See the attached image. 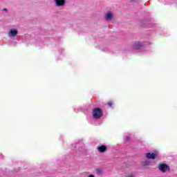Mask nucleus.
<instances>
[{"instance_id":"1","label":"nucleus","mask_w":177,"mask_h":177,"mask_svg":"<svg viewBox=\"0 0 177 177\" xmlns=\"http://www.w3.org/2000/svg\"><path fill=\"white\" fill-rule=\"evenodd\" d=\"M103 117V111L102 109L97 107L94 108L93 110V118L95 120H99Z\"/></svg>"},{"instance_id":"2","label":"nucleus","mask_w":177,"mask_h":177,"mask_svg":"<svg viewBox=\"0 0 177 177\" xmlns=\"http://www.w3.org/2000/svg\"><path fill=\"white\" fill-rule=\"evenodd\" d=\"M158 168L160 172H162L163 174H165L167 171H171V167L169 165L165 164V163H162L159 164L158 165Z\"/></svg>"},{"instance_id":"3","label":"nucleus","mask_w":177,"mask_h":177,"mask_svg":"<svg viewBox=\"0 0 177 177\" xmlns=\"http://www.w3.org/2000/svg\"><path fill=\"white\" fill-rule=\"evenodd\" d=\"M146 157L147 158H148L149 160L151 159V160H156V158H157V153H146Z\"/></svg>"},{"instance_id":"4","label":"nucleus","mask_w":177,"mask_h":177,"mask_svg":"<svg viewBox=\"0 0 177 177\" xmlns=\"http://www.w3.org/2000/svg\"><path fill=\"white\" fill-rule=\"evenodd\" d=\"M55 2V6L60 7L66 5V0H54Z\"/></svg>"},{"instance_id":"5","label":"nucleus","mask_w":177,"mask_h":177,"mask_svg":"<svg viewBox=\"0 0 177 177\" xmlns=\"http://www.w3.org/2000/svg\"><path fill=\"white\" fill-rule=\"evenodd\" d=\"M97 151H99V153H105V151H107V146L101 145L100 147H97Z\"/></svg>"},{"instance_id":"6","label":"nucleus","mask_w":177,"mask_h":177,"mask_svg":"<svg viewBox=\"0 0 177 177\" xmlns=\"http://www.w3.org/2000/svg\"><path fill=\"white\" fill-rule=\"evenodd\" d=\"M8 35L9 37H16L17 35V30L15 29L10 30Z\"/></svg>"},{"instance_id":"7","label":"nucleus","mask_w":177,"mask_h":177,"mask_svg":"<svg viewBox=\"0 0 177 177\" xmlns=\"http://www.w3.org/2000/svg\"><path fill=\"white\" fill-rule=\"evenodd\" d=\"M141 45H140V42L139 41H136L134 44H133V48L134 49H140L141 48Z\"/></svg>"},{"instance_id":"8","label":"nucleus","mask_w":177,"mask_h":177,"mask_svg":"<svg viewBox=\"0 0 177 177\" xmlns=\"http://www.w3.org/2000/svg\"><path fill=\"white\" fill-rule=\"evenodd\" d=\"M106 20H111L113 19V14L111 12H108L106 15Z\"/></svg>"},{"instance_id":"9","label":"nucleus","mask_w":177,"mask_h":177,"mask_svg":"<svg viewBox=\"0 0 177 177\" xmlns=\"http://www.w3.org/2000/svg\"><path fill=\"white\" fill-rule=\"evenodd\" d=\"M107 104L109 107H113V101H108Z\"/></svg>"},{"instance_id":"10","label":"nucleus","mask_w":177,"mask_h":177,"mask_svg":"<svg viewBox=\"0 0 177 177\" xmlns=\"http://www.w3.org/2000/svg\"><path fill=\"white\" fill-rule=\"evenodd\" d=\"M150 165V162H149V161H145V162H144V163H143V165L145 166V167H146V166H147V165Z\"/></svg>"},{"instance_id":"11","label":"nucleus","mask_w":177,"mask_h":177,"mask_svg":"<svg viewBox=\"0 0 177 177\" xmlns=\"http://www.w3.org/2000/svg\"><path fill=\"white\" fill-rule=\"evenodd\" d=\"M129 139H130V138L129 136L126 137L127 142H129Z\"/></svg>"},{"instance_id":"12","label":"nucleus","mask_w":177,"mask_h":177,"mask_svg":"<svg viewBox=\"0 0 177 177\" xmlns=\"http://www.w3.org/2000/svg\"><path fill=\"white\" fill-rule=\"evenodd\" d=\"M128 177H135V174H130V175H129V176Z\"/></svg>"},{"instance_id":"13","label":"nucleus","mask_w":177,"mask_h":177,"mask_svg":"<svg viewBox=\"0 0 177 177\" xmlns=\"http://www.w3.org/2000/svg\"><path fill=\"white\" fill-rule=\"evenodd\" d=\"M3 10L6 12H8V9H6V8H4Z\"/></svg>"},{"instance_id":"14","label":"nucleus","mask_w":177,"mask_h":177,"mask_svg":"<svg viewBox=\"0 0 177 177\" xmlns=\"http://www.w3.org/2000/svg\"><path fill=\"white\" fill-rule=\"evenodd\" d=\"M88 177H95L93 175H90Z\"/></svg>"}]
</instances>
